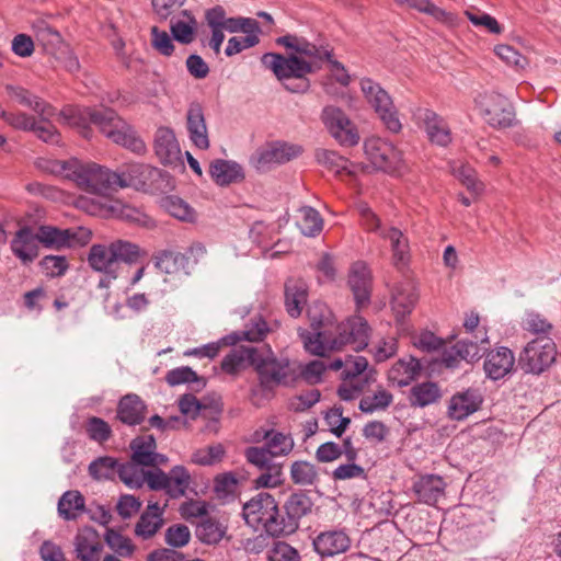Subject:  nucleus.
I'll return each mask as SVG.
<instances>
[{"instance_id":"nucleus-6","label":"nucleus","mask_w":561,"mask_h":561,"mask_svg":"<svg viewBox=\"0 0 561 561\" xmlns=\"http://www.w3.org/2000/svg\"><path fill=\"white\" fill-rule=\"evenodd\" d=\"M364 150L375 169L391 175H401L408 170L403 153L393 144L371 137L365 140Z\"/></svg>"},{"instance_id":"nucleus-47","label":"nucleus","mask_w":561,"mask_h":561,"mask_svg":"<svg viewBox=\"0 0 561 561\" xmlns=\"http://www.w3.org/2000/svg\"><path fill=\"white\" fill-rule=\"evenodd\" d=\"M36 39L45 51L53 56H57L59 51L66 48L59 32L45 24H41L36 27Z\"/></svg>"},{"instance_id":"nucleus-22","label":"nucleus","mask_w":561,"mask_h":561,"mask_svg":"<svg viewBox=\"0 0 561 561\" xmlns=\"http://www.w3.org/2000/svg\"><path fill=\"white\" fill-rule=\"evenodd\" d=\"M209 174L219 186L240 183L245 179L243 167L233 160L215 159L209 164Z\"/></svg>"},{"instance_id":"nucleus-17","label":"nucleus","mask_w":561,"mask_h":561,"mask_svg":"<svg viewBox=\"0 0 561 561\" xmlns=\"http://www.w3.org/2000/svg\"><path fill=\"white\" fill-rule=\"evenodd\" d=\"M154 152L164 165L182 164V151L171 128L160 127L154 136Z\"/></svg>"},{"instance_id":"nucleus-33","label":"nucleus","mask_w":561,"mask_h":561,"mask_svg":"<svg viewBox=\"0 0 561 561\" xmlns=\"http://www.w3.org/2000/svg\"><path fill=\"white\" fill-rule=\"evenodd\" d=\"M308 288L302 279H288L285 284V307L288 314L297 318L307 302Z\"/></svg>"},{"instance_id":"nucleus-53","label":"nucleus","mask_w":561,"mask_h":561,"mask_svg":"<svg viewBox=\"0 0 561 561\" xmlns=\"http://www.w3.org/2000/svg\"><path fill=\"white\" fill-rule=\"evenodd\" d=\"M161 206L168 214L179 220L193 221L195 218L194 209L180 197L165 196L161 201Z\"/></svg>"},{"instance_id":"nucleus-5","label":"nucleus","mask_w":561,"mask_h":561,"mask_svg":"<svg viewBox=\"0 0 561 561\" xmlns=\"http://www.w3.org/2000/svg\"><path fill=\"white\" fill-rule=\"evenodd\" d=\"M478 115L491 127L502 129L511 127L516 113L511 101L496 92L479 93L474 100Z\"/></svg>"},{"instance_id":"nucleus-21","label":"nucleus","mask_w":561,"mask_h":561,"mask_svg":"<svg viewBox=\"0 0 561 561\" xmlns=\"http://www.w3.org/2000/svg\"><path fill=\"white\" fill-rule=\"evenodd\" d=\"M276 44L285 47L286 49L293 50L294 55L306 58L312 62L314 60L329 59L331 51L322 47H318L316 44L310 43L307 38L295 34H286L276 38Z\"/></svg>"},{"instance_id":"nucleus-43","label":"nucleus","mask_w":561,"mask_h":561,"mask_svg":"<svg viewBox=\"0 0 561 561\" xmlns=\"http://www.w3.org/2000/svg\"><path fill=\"white\" fill-rule=\"evenodd\" d=\"M84 510V497L79 491H67L58 501V514L66 520H73Z\"/></svg>"},{"instance_id":"nucleus-57","label":"nucleus","mask_w":561,"mask_h":561,"mask_svg":"<svg viewBox=\"0 0 561 561\" xmlns=\"http://www.w3.org/2000/svg\"><path fill=\"white\" fill-rule=\"evenodd\" d=\"M373 381H375V378H373V371L365 375L364 380H343L337 388V394L344 401H352L358 398L364 391L365 386Z\"/></svg>"},{"instance_id":"nucleus-31","label":"nucleus","mask_w":561,"mask_h":561,"mask_svg":"<svg viewBox=\"0 0 561 561\" xmlns=\"http://www.w3.org/2000/svg\"><path fill=\"white\" fill-rule=\"evenodd\" d=\"M273 331V328L268 327L266 321L257 316L245 325L244 330L233 332L222 337L225 345H234L240 341L260 342Z\"/></svg>"},{"instance_id":"nucleus-61","label":"nucleus","mask_w":561,"mask_h":561,"mask_svg":"<svg viewBox=\"0 0 561 561\" xmlns=\"http://www.w3.org/2000/svg\"><path fill=\"white\" fill-rule=\"evenodd\" d=\"M260 31L247 32L245 36L238 37L233 36L228 39V44L225 49V54L228 57L234 56L244 49L251 48L259 43Z\"/></svg>"},{"instance_id":"nucleus-29","label":"nucleus","mask_w":561,"mask_h":561,"mask_svg":"<svg viewBox=\"0 0 561 561\" xmlns=\"http://www.w3.org/2000/svg\"><path fill=\"white\" fill-rule=\"evenodd\" d=\"M198 28V22L190 10H182L176 18L170 22L172 37L183 45L194 42Z\"/></svg>"},{"instance_id":"nucleus-32","label":"nucleus","mask_w":561,"mask_h":561,"mask_svg":"<svg viewBox=\"0 0 561 561\" xmlns=\"http://www.w3.org/2000/svg\"><path fill=\"white\" fill-rule=\"evenodd\" d=\"M75 546L77 557L81 561H98L102 545L94 529L90 527L80 529L75 538Z\"/></svg>"},{"instance_id":"nucleus-13","label":"nucleus","mask_w":561,"mask_h":561,"mask_svg":"<svg viewBox=\"0 0 561 561\" xmlns=\"http://www.w3.org/2000/svg\"><path fill=\"white\" fill-rule=\"evenodd\" d=\"M277 506L272 494L260 492L243 505L242 516L250 527L260 530L265 522L272 518L271 514H274Z\"/></svg>"},{"instance_id":"nucleus-12","label":"nucleus","mask_w":561,"mask_h":561,"mask_svg":"<svg viewBox=\"0 0 561 561\" xmlns=\"http://www.w3.org/2000/svg\"><path fill=\"white\" fill-rule=\"evenodd\" d=\"M557 350L548 335L528 339V373L539 375L556 359Z\"/></svg>"},{"instance_id":"nucleus-50","label":"nucleus","mask_w":561,"mask_h":561,"mask_svg":"<svg viewBox=\"0 0 561 561\" xmlns=\"http://www.w3.org/2000/svg\"><path fill=\"white\" fill-rule=\"evenodd\" d=\"M168 479L167 493L173 499L183 496L191 481L188 471L183 466H175L168 473Z\"/></svg>"},{"instance_id":"nucleus-41","label":"nucleus","mask_w":561,"mask_h":561,"mask_svg":"<svg viewBox=\"0 0 561 561\" xmlns=\"http://www.w3.org/2000/svg\"><path fill=\"white\" fill-rule=\"evenodd\" d=\"M440 398V390L435 382L426 381L412 387L409 401L411 405L424 408L437 402Z\"/></svg>"},{"instance_id":"nucleus-55","label":"nucleus","mask_w":561,"mask_h":561,"mask_svg":"<svg viewBox=\"0 0 561 561\" xmlns=\"http://www.w3.org/2000/svg\"><path fill=\"white\" fill-rule=\"evenodd\" d=\"M119 462L113 457H100L89 465V473L96 480L112 479L117 473Z\"/></svg>"},{"instance_id":"nucleus-8","label":"nucleus","mask_w":561,"mask_h":561,"mask_svg":"<svg viewBox=\"0 0 561 561\" xmlns=\"http://www.w3.org/2000/svg\"><path fill=\"white\" fill-rule=\"evenodd\" d=\"M37 236L39 244L54 250L83 247L91 240V231L84 227L60 229L44 225L39 226Z\"/></svg>"},{"instance_id":"nucleus-45","label":"nucleus","mask_w":561,"mask_h":561,"mask_svg":"<svg viewBox=\"0 0 561 561\" xmlns=\"http://www.w3.org/2000/svg\"><path fill=\"white\" fill-rule=\"evenodd\" d=\"M298 213L297 225L304 236L314 237L321 232L323 220L318 210L310 206H302Z\"/></svg>"},{"instance_id":"nucleus-38","label":"nucleus","mask_w":561,"mask_h":561,"mask_svg":"<svg viewBox=\"0 0 561 561\" xmlns=\"http://www.w3.org/2000/svg\"><path fill=\"white\" fill-rule=\"evenodd\" d=\"M283 507L288 516L287 522H293L296 529H298L300 519L311 513L313 502L307 493L296 491L287 497Z\"/></svg>"},{"instance_id":"nucleus-30","label":"nucleus","mask_w":561,"mask_h":561,"mask_svg":"<svg viewBox=\"0 0 561 561\" xmlns=\"http://www.w3.org/2000/svg\"><path fill=\"white\" fill-rule=\"evenodd\" d=\"M146 404L137 394L124 396L117 405V419L126 425L140 424L146 417Z\"/></svg>"},{"instance_id":"nucleus-64","label":"nucleus","mask_w":561,"mask_h":561,"mask_svg":"<svg viewBox=\"0 0 561 561\" xmlns=\"http://www.w3.org/2000/svg\"><path fill=\"white\" fill-rule=\"evenodd\" d=\"M49 118L50 117H39V119L35 122L31 131H34L35 135L44 142L58 145L60 142V134L49 122Z\"/></svg>"},{"instance_id":"nucleus-16","label":"nucleus","mask_w":561,"mask_h":561,"mask_svg":"<svg viewBox=\"0 0 561 561\" xmlns=\"http://www.w3.org/2000/svg\"><path fill=\"white\" fill-rule=\"evenodd\" d=\"M483 396L477 388H468L456 392L449 400L448 415L451 420L462 421L480 410Z\"/></svg>"},{"instance_id":"nucleus-60","label":"nucleus","mask_w":561,"mask_h":561,"mask_svg":"<svg viewBox=\"0 0 561 561\" xmlns=\"http://www.w3.org/2000/svg\"><path fill=\"white\" fill-rule=\"evenodd\" d=\"M225 456V449L221 444H216L196 450L192 455V461L202 466H213L222 460Z\"/></svg>"},{"instance_id":"nucleus-7","label":"nucleus","mask_w":561,"mask_h":561,"mask_svg":"<svg viewBox=\"0 0 561 561\" xmlns=\"http://www.w3.org/2000/svg\"><path fill=\"white\" fill-rule=\"evenodd\" d=\"M360 89L366 101L378 114L387 129L392 133L400 131L402 126L389 93L382 89L379 83L369 78L360 80Z\"/></svg>"},{"instance_id":"nucleus-4","label":"nucleus","mask_w":561,"mask_h":561,"mask_svg":"<svg viewBox=\"0 0 561 561\" xmlns=\"http://www.w3.org/2000/svg\"><path fill=\"white\" fill-rule=\"evenodd\" d=\"M261 61L291 93H305L310 88L308 75L314 71L311 60L294 54L284 56L277 53H265Z\"/></svg>"},{"instance_id":"nucleus-51","label":"nucleus","mask_w":561,"mask_h":561,"mask_svg":"<svg viewBox=\"0 0 561 561\" xmlns=\"http://www.w3.org/2000/svg\"><path fill=\"white\" fill-rule=\"evenodd\" d=\"M265 447L273 457L286 456L294 448V440L289 435L275 431H266L264 434Z\"/></svg>"},{"instance_id":"nucleus-58","label":"nucleus","mask_w":561,"mask_h":561,"mask_svg":"<svg viewBox=\"0 0 561 561\" xmlns=\"http://www.w3.org/2000/svg\"><path fill=\"white\" fill-rule=\"evenodd\" d=\"M316 158L320 164L325 165L337 174L344 171L351 173L348 161L335 151L320 149L317 151Z\"/></svg>"},{"instance_id":"nucleus-39","label":"nucleus","mask_w":561,"mask_h":561,"mask_svg":"<svg viewBox=\"0 0 561 561\" xmlns=\"http://www.w3.org/2000/svg\"><path fill=\"white\" fill-rule=\"evenodd\" d=\"M257 362V348L254 346H239L226 355L221 362V369L228 374H236L247 365Z\"/></svg>"},{"instance_id":"nucleus-25","label":"nucleus","mask_w":561,"mask_h":561,"mask_svg":"<svg viewBox=\"0 0 561 561\" xmlns=\"http://www.w3.org/2000/svg\"><path fill=\"white\" fill-rule=\"evenodd\" d=\"M425 131L431 142L438 146H447L451 141L450 128L446 121L434 111L425 108L420 112Z\"/></svg>"},{"instance_id":"nucleus-27","label":"nucleus","mask_w":561,"mask_h":561,"mask_svg":"<svg viewBox=\"0 0 561 561\" xmlns=\"http://www.w3.org/2000/svg\"><path fill=\"white\" fill-rule=\"evenodd\" d=\"M514 355L507 347H499L488 353L484 370L489 378L497 380L506 376L514 366Z\"/></svg>"},{"instance_id":"nucleus-3","label":"nucleus","mask_w":561,"mask_h":561,"mask_svg":"<svg viewBox=\"0 0 561 561\" xmlns=\"http://www.w3.org/2000/svg\"><path fill=\"white\" fill-rule=\"evenodd\" d=\"M61 114L70 126L82 129V135L85 138L89 137L90 125L94 124L106 138L116 145L138 154L146 151L144 140L112 108L68 106L62 110Z\"/></svg>"},{"instance_id":"nucleus-59","label":"nucleus","mask_w":561,"mask_h":561,"mask_svg":"<svg viewBox=\"0 0 561 561\" xmlns=\"http://www.w3.org/2000/svg\"><path fill=\"white\" fill-rule=\"evenodd\" d=\"M105 541L121 557H131L135 551L131 540L114 529H107Z\"/></svg>"},{"instance_id":"nucleus-24","label":"nucleus","mask_w":561,"mask_h":561,"mask_svg":"<svg viewBox=\"0 0 561 561\" xmlns=\"http://www.w3.org/2000/svg\"><path fill=\"white\" fill-rule=\"evenodd\" d=\"M446 483L443 478L436 474H425L413 483V492L419 502L435 505L444 494Z\"/></svg>"},{"instance_id":"nucleus-54","label":"nucleus","mask_w":561,"mask_h":561,"mask_svg":"<svg viewBox=\"0 0 561 561\" xmlns=\"http://www.w3.org/2000/svg\"><path fill=\"white\" fill-rule=\"evenodd\" d=\"M110 245L118 266L121 262L135 263L141 254L137 244L126 240H115Z\"/></svg>"},{"instance_id":"nucleus-10","label":"nucleus","mask_w":561,"mask_h":561,"mask_svg":"<svg viewBox=\"0 0 561 561\" xmlns=\"http://www.w3.org/2000/svg\"><path fill=\"white\" fill-rule=\"evenodd\" d=\"M259 375L260 385L266 390H272L278 385H287L293 380L289 362L287 359H277L272 354L262 357L257 352V362L254 363Z\"/></svg>"},{"instance_id":"nucleus-44","label":"nucleus","mask_w":561,"mask_h":561,"mask_svg":"<svg viewBox=\"0 0 561 561\" xmlns=\"http://www.w3.org/2000/svg\"><path fill=\"white\" fill-rule=\"evenodd\" d=\"M289 473L291 481L297 485L311 486L319 481L317 467L306 460L294 461Z\"/></svg>"},{"instance_id":"nucleus-14","label":"nucleus","mask_w":561,"mask_h":561,"mask_svg":"<svg viewBox=\"0 0 561 561\" xmlns=\"http://www.w3.org/2000/svg\"><path fill=\"white\" fill-rule=\"evenodd\" d=\"M205 248L202 244L192 245L187 253L175 251H162L154 256V266L167 275L179 274L183 272L185 275L191 274L190 256L203 255Z\"/></svg>"},{"instance_id":"nucleus-2","label":"nucleus","mask_w":561,"mask_h":561,"mask_svg":"<svg viewBox=\"0 0 561 561\" xmlns=\"http://www.w3.org/2000/svg\"><path fill=\"white\" fill-rule=\"evenodd\" d=\"M38 167L47 173L73 181L80 188L106 195L117 187L136 186V174L141 173L142 165L133 164L122 173L112 172L95 163H82L76 158L69 160H43Z\"/></svg>"},{"instance_id":"nucleus-20","label":"nucleus","mask_w":561,"mask_h":561,"mask_svg":"<svg viewBox=\"0 0 561 561\" xmlns=\"http://www.w3.org/2000/svg\"><path fill=\"white\" fill-rule=\"evenodd\" d=\"M348 285L358 307H364L369 304L371 274L366 263L359 261L352 265L348 274Z\"/></svg>"},{"instance_id":"nucleus-49","label":"nucleus","mask_w":561,"mask_h":561,"mask_svg":"<svg viewBox=\"0 0 561 561\" xmlns=\"http://www.w3.org/2000/svg\"><path fill=\"white\" fill-rule=\"evenodd\" d=\"M373 371L375 378L376 371L369 368L366 357L360 355H347L345 369L342 370L341 377L343 380H364L365 375Z\"/></svg>"},{"instance_id":"nucleus-37","label":"nucleus","mask_w":561,"mask_h":561,"mask_svg":"<svg viewBox=\"0 0 561 561\" xmlns=\"http://www.w3.org/2000/svg\"><path fill=\"white\" fill-rule=\"evenodd\" d=\"M419 295L415 287L410 283L400 284L392 294L391 307L397 319H403L413 310Z\"/></svg>"},{"instance_id":"nucleus-63","label":"nucleus","mask_w":561,"mask_h":561,"mask_svg":"<svg viewBox=\"0 0 561 561\" xmlns=\"http://www.w3.org/2000/svg\"><path fill=\"white\" fill-rule=\"evenodd\" d=\"M39 265L45 275L51 278L62 276L69 267L64 255H46L42 259Z\"/></svg>"},{"instance_id":"nucleus-46","label":"nucleus","mask_w":561,"mask_h":561,"mask_svg":"<svg viewBox=\"0 0 561 561\" xmlns=\"http://www.w3.org/2000/svg\"><path fill=\"white\" fill-rule=\"evenodd\" d=\"M144 467L131 459L128 462L119 463L117 474L128 488L138 489L146 482V469Z\"/></svg>"},{"instance_id":"nucleus-52","label":"nucleus","mask_w":561,"mask_h":561,"mask_svg":"<svg viewBox=\"0 0 561 561\" xmlns=\"http://www.w3.org/2000/svg\"><path fill=\"white\" fill-rule=\"evenodd\" d=\"M454 175L473 194H480L484 185L477 178L476 170L469 164L456 162L451 167Z\"/></svg>"},{"instance_id":"nucleus-26","label":"nucleus","mask_w":561,"mask_h":561,"mask_svg":"<svg viewBox=\"0 0 561 561\" xmlns=\"http://www.w3.org/2000/svg\"><path fill=\"white\" fill-rule=\"evenodd\" d=\"M422 370L419 359L408 356L398 359L388 370V380L390 383L400 388L409 386L417 378Z\"/></svg>"},{"instance_id":"nucleus-62","label":"nucleus","mask_w":561,"mask_h":561,"mask_svg":"<svg viewBox=\"0 0 561 561\" xmlns=\"http://www.w3.org/2000/svg\"><path fill=\"white\" fill-rule=\"evenodd\" d=\"M85 431L89 438L98 443L106 442L112 435V428L108 423L98 416L88 419Z\"/></svg>"},{"instance_id":"nucleus-19","label":"nucleus","mask_w":561,"mask_h":561,"mask_svg":"<svg viewBox=\"0 0 561 561\" xmlns=\"http://www.w3.org/2000/svg\"><path fill=\"white\" fill-rule=\"evenodd\" d=\"M131 459L145 467H158L168 462V457L157 453L152 435L138 436L130 442Z\"/></svg>"},{"instance_id":"nucleus-15","label":"nucleus","mask_w":561,"mask_h":561,"mask_svg":"<svg viewBox=\"0 0 561 561\" xmlns=\"http://www.w3.org/2000/svg\"><path fill=\"white\" fill-rule=\"evenodd\" d=\"M301 152L302 149L298 145L278 144L259 151L251 162L257 171H266L273 165L290 161Z\"/></svg>"},{"instance_id":"nucleus-1","label":"nucleus","mask_w":561,"mask_h":561,"mask_svg":"<svg viewBox=\"0 0 561 561\" xmlns=\"http://www.w3.org/2000/svg\"><path fill=\"white\" fill-rule=\"evenodd\" d=\"M307 314L313 332L302 330L299 336L308 353L325 356L346 345L357 352L368 345L369 325L364 318L352 317L337 323L330 308L320 301L310 305Z\"/></svg>"},{"instance_id":"nucleus-23","label":"nucleus","mask_w":561,"mask_h":561,"mask_svg":"<svg viewBox=\"0 0 561 561\" xmlns=\"http://www.w3.org/2000/svg\"><path fill=\"white\" fill-rule=\"evenodd\" d=\"M5 91L12 101L28 107L38 117H53L55 115V108L50 104L22 87L8 84Z\"/></svg>"},{"instance_id":"nucleus-42","label":"nucleus","mask_w":561,"mask_h":561,"mask_svg":"<svg viewBox=\"0 0 561 561\" xmlns=\"http://www.w3.org/2000/svg\"><path fill=\"white\" fill-rule=\"evenodd\" d=\"M392 402L393 394L382 386H378L373 393L360 399L358 408L366 414H373L377 411H385Z\"/></svg>"},{"instance_id":"nucleus-56","label":"nucleus","mask_w":561,"mask_h":561,"mask_svg":"<svg viewBox=\"0 0 561 561\" xmlns=\"http://www.w3.org/2000/svg\"><path fill=\"white\" fill-rule=\"evenodd\" d=\"M408 8L415 9L420 12L433 16L435 20L453 25L456 21L455 16L434 4L431 0H410Z\"/></svg>"},{"instance_id":"nucleus-11","label":"nucleus","mask_w":561,"mask_h":561,"mask_svg":"<svg viewBox=\"0 0 561 561\" xmlns=\"http://www.w3.org/2000/svg\"><path fill=\"white\" fill-rule=\"evenodd\" d=\"M313 550L321 558H333L345 553L352 546L348 533L343 528L320 531L312 540Z\"/></svg>"},{"instance_id":"nucleus-34","label":"nucleus","mask_w":561,"mask_h":561,"mask_svg":"<svg viewBox=\"0 0 561 561\" xmlns=\"http://www.w3.org/2000/svg\"><path fill=\"white\" fill-rule=\"evenodd\" d=\"M88 261L94 271L111 277H117L118 265L110 244H93L90 249Z\"/></svg>"},{"instance_id":"nucleus-36","label":"nucleus","mask_w":561,"mask_h":561,"mask_svg":"<svg viewBox=\"0 0 561 561\" xmlns=\"http://www.w3.org/2000/svg\"><path fill=\"white\" fill-rule=\"evenodd\" d=\"M163 510L158 503H149L135 526V534L142 539L154 536L163 525Z\"/></svg>"},{"instance_id":"nucleus-28","label":"nucleus","mask_w":561,"mask_h":561,"mask_svg":"<svg viewBox=\"0 0 561 561\" xmlns=\"http://www.w3.org/2000/svg\"><path fill=\"white\" fill-rule=\"evenodd\" d=\"M187 130L191 141L202 150L209 147L208 131L205 123L203 108L199 104L193 103L187 111Z\"/></svg>"},{"instance_id":"nucleus-9","label":"nucleus","mask_w":561,"mask_h":561,"mask_svg":"<svg viewBox=\"0 0 561 561\" xmlns=\"http://www.w3.org/2000/svg\"><path fill=\"white\" fill-rule=\"evenodd\" d=\"M321 121L341 146L353 147L359 142L360 137L356 126L340 107L325 106L321 113Z\"/></svg>"},{"instance_id":"nucleus-18","label":"nucleus","mask_w":561,"mask_h":561,"mask_svg":"<svg viewBox=\"0 0 561 561\" xmlns=\"http://www.w3.org/2000/svg\"><path fill=\"white\" fill-rule=\"evenodd\" d=\"M10 249L22 264H31L39 253L37 232H33V230L26 226L20 228L10 242Z\"/></svg>"},{"instance_id":"nucleus-40","label":"nucleus","mask_w":561,"mask_h":561,"mask_svg":"<svg viewBox=\"0 0 561 561\" xmlns=\"http://www.w3.org/2000/svg\"><path fill=\"white\" fill-rule=\"evenodd\" d=\"M227 534V526L214 517L203 518L195 529L196 537L206 545H217Z\"/></svg>"},{"instance_id":"nucleus-35","label":"nucleus","mask_w":561,"mask_h":561,"mask_svg":"<svg viewBox=\"0 0 561 561\" xmlns=\"http://www.w3.org/2000/svg\"><path fill=\"white\" fill-rule=\"evenodd\" d=\"M379 237L389 241L392 251V260L396 266H405L409 257V241L403 232L396 227H385L380 230Z\"/></svg>"},{"instance_id":"nucleus-48","label":"nucleus","mask_w":561,"mask_h":561,"mask_svg":"<svg viewBox=\"0 0 561 561\" xmlns=\"http://www.w3.org/2000/svg\"><path fill=\"white\" fill-rule=\"evenodd\" d=\"M272 518L267 519L265 524L262 526L261 530L265 531L271 537H282L289 536L294 534L297 529L294 526L293 522H287L288 516L282 515L279 512V507L277 506L274 511V514H271Z\"/></svg>"}]
</instances>
